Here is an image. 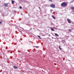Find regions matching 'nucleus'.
I'll list each match as a JSON object with an SVG mask.
<instances>
[{
	"instance_id": "obj_1",
	"label": "nucleus",
	"mask_w": 74,
	"mask_h": 74,
	"mask_svg": "<svg viewBox=\"0 0 74 74\" xmlns=\"http://www.w3.org/2000/svg\"><path fill=\"white\" fill-rule=\"evenodd\" d=\"M61 6L63 8H66L67 6V3L66 2H64L61 4Z\"/></svg>"
},
{
	"instance_id": "obj_2",
	"label": "nucleus",
	"mask_w": 74,
	"mask_h": 74,
	"mask_svg": "<svg viewBox=\"0 0 74 74\" xmlns=\"http://www.w3.org/2000/svg\"><path fill=\"white\" fill-rule=\"evenodd\" d=\"M50 6L52 8H55V5L54 4H52L50 5Z\"/></svg>"
},
{
	"instance_id": "obj_3",
	"label": "nucleus",
	"mask_w": 74,
	"mask_h": 74,
	"mask_svg": "<svg viewBox=\"0 0 74 74\" xmlns=\"http://www.w3.org/2000/svg\"><path fill=\"white\" fill-rule=\"evenodd\" d=\"M67 19L68 23H71V20L69 18H67Z\"/></svg>"
},
{
	"instance_id": "obj_4",
	"label": "nucleus",
	"mask_w": 74,
	"mask_h": 74,
	"mask_svg": "<svg viewBox=\"0 0 74 74\" xmlns=\"http://www.w3.org/2000/svg\"><path fill=\"white\" fill-rule=\"evenodd\" d=\"M71 10H73L74 11V7H71Z\"/></svg>"
},
{
	"instance_id": "obj_5",
	"label": "nucleus",
	"mask_w": 74,
	"mask_h": 74,
	"mask_svg": "<svg viewBox=\"0 0 74 74\" xmlns=\"http://www.w3.org/2000/svg\"><path fill=\"white\" fill-rule=\"evenodd\" d=\"M4 5L5 7H8V4L7 3L5 4Z\"/></svg>"
},
{
	"instance_id": "obj_6",
	"label": "nucleus",
	"mask_w": 74,
	"mask_h": 74,
	"mask_svg": "<svg viewBox=\"0 0 74 74\" xmlns=\"http://www.w3.org/2000/svg\"><path fill=\"white\" fill-rule=\"evenodd\" d=\"M52 17L53 19H56V18H55V17L53 15H52Z\"/></svg>"
},
{
	"instance_id": "obj_7",
	"label": "nucleus",
	"mask_w": 74,
	"mask_h": 74,
	"mask_svg": "<svg viewBox=\"0 0 74 74\" xmlns=\"http://www.w3.org/2000/svg\"><path fill=\"white\" fill-rule=\"evenodd\" d=\"M14 1H12V4H14Z\"/></svg>"
},
{
	"instance_id": "obj_8",
	"label": "nucleus",
	"mask_w": 74,
	"mask_h": 74,
	"mask_svg": "<svg viewBox=\"0 0 74 74\" xmlns=\"http://www.w3.org/2000/svg\"><path fill=\"white\" fill-rule=\"evenodd\" d=\"M55 35L56 36H57V37H59V35L58 34H57L55 33Z\"/></svg>"
},
{
	"instance_id": "obj_9",
	"label": "nucleus",
	"mask_w": 74,
	"mask_h": 74,
	"mask_svg": "<svg viewBox=\"0 0 74 74\" xmlns=\"http://www.w3.org/2000/svg\"><path fill=\"white\" fill-rule=\"evenodd\" d=\"M14 68H15V69H18V67L16 66H14Z\"/></svg>"
},
{
	"instance_id": "obj_10",
	"label": "nucleus",
	"mask_w": 74,
	"mask_h": 74,
	"mask_svg": "<svg viewBox=\"0 0 74 74\" xmlns=\"http://www.w3.org/2000/svg\"><path fill=\"white\" fill-rule=\"evenodd\" d=\"M51 30H52V31H54V30H55L53 29V28H51Z\"/></svg>"
},
{
	"instance_id": "obj_11",
	"label": "nucleus",
	"mask_w": 74,
	"mask_h": 74,
	"mask_svg": "<svg viewBox=\"0 0 74 74\" xmlns=\"http://www.w3.org/2000/svg\"><path fill=\"white\" fill-rule=\"evenodd\" d=\"M59 48L60 49V50H62V48H60V46H59Z\"/></svg>"
},
{
	"instance_id": "obj_12",
	"label": "nucleus",
	"mask_w": 74,
	"mask_h": 74,
	"mask_svg": "<svg viewBox=\"0 0 74 74\" xmlns=\"http://www.w3.org/2000/svg\"><path fill=\"white\" fill-rule=\"evenodd\" d=\"M38 37L40 38V39H41V38H40V36H38Z\"/></svg>"
},
{
	"instance_id": "obj_13",
	"label": "nucleus",
	"mask_w": 74,
	"mask_h": 74,
	"mask_svg": "<svg viewBox=\"0 0 74 74\" xmlns=\"http://www.w3.org/2000/svg\"><path fill=\"white\" fill-rule=\"evenodd\" d=\"M73 2H74V1H71L70 2V3H73Z\"/></svg>"
},
{
	"instance_id": "obj_14",
	"label": "nucleus",
	"mask_w": 74,
	"mask_h": 74,
	"mask_svg": "<svg viewBox=\"0 0 74 74\" xmlns=\"http://www.w3.org/2000/svg\"><path fill=\"white\" fill-rule=\"evenodd\" d=\"M19 8H20V9H22V7H21V6H20V7H19Z\"/></svg>"
},
{
	"instance_id": "obj_15",
	"label": "nucleus",
	"mask_w": 74,
	"mask_h": 74,
	"mask_svg": "<svg viewBox=\"0 0 74 74\" xmlns=\"http://www.w3.org/2000/svg\"><path fill=\"white\" fill-rule=\"evenodd\" d=\"M68 30H69V31H70V32H71V30H70V29H69Z\"/></svg>"
},
{
	"instance_id": "obj_16",
	"label": "nucleus",
	"mask_w": 74,
	"mask_h": 74,
	"mask_svg": "<svg viewBox=\"0 0 74 74\" xmlns=\"http://www.w3.org/2000/svg\"><path fill=\"white\" fill-rule=\"evenodd\" d=\"M49 1L51 2H52V0H49Z\"/></svg>"
},
{
	"instance_id": "obj_17",
	"label": "nucleus",
	"mask_w": 74,
	"mask_h": 74,
	"mask_svg": "<svg viewBox=\"0 0 74 74\" xmlns=\"http://www.w3.org/2000/svg\"><path fill=\"white\" fill-rule=\"evenodd\" d=\"M1 22L0 21V24H1Z\"/></svg>"
},
{
	"instance_id": "obj_18",
	"label": "nucleus",
	"mask_w": 74,
	"mask_h": 74,
	"mask_svg": "<svg viewBox=\"0 0 74 74\" xmlns=\"http://www.w3.org/2000/svg\"><path fill=\"white\" fill-rule=\"evenodd\" d=\"M36 48H38V46H36Z\"/></svg>"
},
{
	"instance_id": "obj_19",
	"label": "nucleus",
	"mask_w": 74,
	"mask_h": 74,
	"mask_svg": "<svg viewBox=\"0 0 74 74\" xmlns=\"http://www.w3.org/2000/svg\"><path fill=\"white\" fill-rule=\"evenodd\" d=\"M10 50H9L8 51V52H10Z\"/></svg>"
},
{
	"instance_id": "obj_20",
	"label": "nucleus",
	"mask_w": 74,
	"mask_h": 74,
	"mask_svg": "<svg viewBox=\"0 0 74 74\" xmlns=\"http://www.w3.org/2000/svg\"><path fill=\"white\" fill-rule=\"evenodd\" d=\"M4 15H3V16H4Z\"/></svg>"
}]
</instances>
